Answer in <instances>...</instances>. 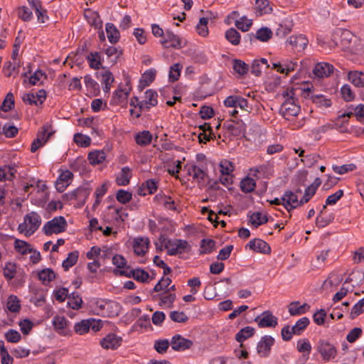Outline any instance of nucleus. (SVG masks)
I'll return each mask as SVG.
<instances>
[{"label": "nucleus", "instance_id": "nucleus-1", "mask_svg": "<svg viewBox=\"0 0 364 364\" xmlns=\"http://www.w3.org/2000/svg\"><path fill=\"white\" fill-rule=\"evenodd\" d=\"M284 102L281 105L279 113L287 119L291 120L296 117L300 111V106L298 105L297 100L295 97V90L287 88L282 94Z\"/></svg>", "mask_w": 364, "mask_h": 364}, {"label": "nucleus", "instance_id": "nucleus-31", "mask_svg": "<svg viewBox=\"0 0 364 364\" xmlns=\"http://www.w3.org/2000/svg\"><path fill=\"white\" fill-rule=\"evenodd\" d=\"M105 30L107 38L111 43H116L119 41V31L113 23H107L105 25Z\"/></svg>", "mask_w": 364, "mask_h": 364}, {"label": "nucleus", "instance_id": "nucleus-48", "mask_svg": "<svg viewBox=\"0 0 364 364\" xmlns=\"http://www.w3.org/2000/svg\"><path fill=\"white\" fill-rule=\"evenodd\" d=\"M67 304L70 308L77 310L82 306V299L78 294L73 293L68 296Z\"/></svg>", "mask_w": 364, "mask_h": 364}, {"label": "nucleus", "instance_id": "nucleus-63", "mask_svg": "<svg viewBox=\"0 0 364 364\" xmlns=\"http://www.w3.org/2000/svg\"><path fill=\"white\" fill-rule=\"evenodd\" d=\"M234 170L233 164L228 160H223L220 163V171L224 176L230 175Z\"/></svg>", "mask_w": 364, "mask_h": 364}, {"label": "nucleus", "instance_id": "nucleus-25", "mask_svg": "<svg viewBox=\"0 0 364 364\" xmlns=\"http://www.w3.org/2000/svg\"><path fill=\"white\" fill-rule=\"evenodd\" d=\"M50 134L51 133L48 132V130L45 127H43V130L41 133H39L38 137L33 141V142L31 144V152L34 153L39 148L43 146L50 137Z\"/></svg>", "mask_w": 364, "mask_h": 364}, {"label": "nucleus", "instance_id": "nucleus-8", "mask_svg": "<svg viewBox=\"0 0 364 364\" xmlns=\"http://www.w3.org/2000/svg\"><path fill=\"white\" fill-rule=\"evenodd\" d=\"M101 328V321L95 318L82 319L74 326V330L78 335L86 334L90 329L96 332L100 331Z\"/></svg>", "mask_w": 364, "mask_h": 364}, {"label": "nucleus", "instance_id": "nucleus-34", "mask_svg": "<svg viewBox=\"0 0 364 364\" xmlns=\"http://www.w3.org/2000/svg\"><path fill=\"white\" fill-rule=\"evenodd\" d=\"M134 139L139 146H146L151 142L152 134L146 130L139 132L135 134Z\"/></svg>", "mask_w": 364, "mask_h": 364}, {"label": "nucleus", "instance_id": "nucleus-27", "mask_svg": "<svg viewBox=\"0 0 364 364\" xmlns=\"http://www.w3.org/2000/svg\"><path fill=\"white\" fill-rule=\"evenodd\" d=\"M132 176V170L128 166H124L116 178V183L118 186H127L129 183Z\"/></svg>", "mask_w": 364, "mask_h": 364}, {"label": "nucleus", "instance_id": "nucleus-62", "mask_svg": "<svg viewBox=\"0 0 364 364\" xmlns=\"http://www.w3.org/2000/svg\"><path fill=\"white\" fill-rule=\"evenodd\" d=\"M73 140L77 145L82 147H87L90 146L91 143V139L88 136L80 133L75 134L74 135Z\"/></svg>", "mask_w": 364, "mask_h": 364}, {"label": "nucleus", "instance_id": "nucleus-36", "mask_svg": "<svg viewBox=\"0 0 364 364\" xmlns=\"http://www.w3.org/2000/svg\"><path fill=\"white\" fill-rule=\"evenodd\" d=\"M55 277V273L50 268H46L38 272V277L43 284H49Z\"/></svg>", "mask_w": 364, "mask_h": 364}, {"label": "nucleus", "instance_id": "nucleus-9", "mask_svg": "<svg viewBox=\"0 0 364 364\" xmlns=\"http://www.w3.org/2000/svg\"><path fill=\"white\" fill-rule=\"evenodd\" d=\"M298 66V63L292 59H282L281 60H273L272 62V69L276 70L281 74L288 75L294 71Z\"/></svg>", "mask_w": 364, "mask_h": 364}, {"label": "nucleus", "instance_id": "nucleus-15", "mask_svg": "<svg viewBox=\"0 0 364 364\" xmlns=\"http://www.w3.org/2000/svg\"><path fill=\"white\" fill-rule=\"evenodd\" d=\"M122 338L115 333H109L106 335L101 341L100 345L104 349L115 350L122 344Z\"/></svg>", "mask_w": 364, "mask_h": 364}, {"label": "nucleus", "instance_id": "nucleus-14", "mask_svg": "<svg viewBox=\"0 0 364 364\" xmlns=\"http://www.w3.org/2000/svg\"><path fill=\"white\" fill-rule=\"evenodd\" d=\"M47 96L45 90H40L36 92L26 93L23 95L22 100L29 105H41L46 100Z\"/></svg>", "mask_w": 364, "mask_h": 364}, {"label": "nucleus", "instance_id": "nucleus-20", "mask_svg": "<svg viewBox=\"0 0 364 364\" xmlns=\"http://www.w3.org/2000/svg\"><path fill=\"white\" fill-rule=\"evenodd\" d=\"M149 240L147 237H139L133 240L134 252L136 255L142 256L148 251Z\"/></svg>", "mask_w": 364, "mask_h": 364}, {"label": "nucleus", "instance_id": "nucleus-46", "mask_svg": "<svg viewBox=\"0 0 364 364\" xmlns=\"http://www.w3.org/2000/svg\"><path fill=\"white\" fill-rule=\"evenodd\" d=\"M78 256L79 254L77 251L70 252L66 259L63 261L62 266L63 269L66 271L75 265L77 261Z\"/></svg>", "mask_w": 364, "mask_h": 364}, {"label": "nucleus", "instance_id": "nucleus-19", "mask_svg": "<svg viewBox=\"0 0 364 364\" xmlns=\"http://www.w3.org/2000/svg\"><path fill=\"white\" fill-rule=\"evenodd\" d=\"M181 38L171 32L167 31L161 43L164 48H181L182 47Z\"/></svg>", "mask_w": 364, "mask_h": 364}, {"label": "nucleus", "instance_id": "nucleus-12", "mask_svg": "<svg viewBox=\"0 0 364 364\" xmlns=\"http://www.w3.org/2000/svg\"><path fill=\"white\" fill-rule=\"evenodd\" d=\"M274 343V339L271 336H264L261 338L257 345V353L260 357H268L271 348Z\"/></svg>", "mask_w": 364, "mask_h": 364}, {"label": "nucleus", "instance_id": "nucleus-32", "mask_svg": "<svg viewBox=\"0 0 364 364\" xmlns=\"http://www.w3.org/2000/svg\"><path fill=\"white\" fill-rule=\"evenodd\" d=\"M154 199L156 200V202L164 205L166 208L168 210H176V205L175 201L171 196L164 195V194H157Z\"/></svg>", "mask_w": 364, "mask_h": 364}, {"label": "nucleus", "instance_id": "nucleus-21", "mask_svg": "<svg viewBox=\"0 0 364 364\" xmlns=\"http://www.w3.org/2000/svg\"><path fill=\"white\" fill-rule=\"evenodd\" d=\"M309 43L308 39L304 35L291 36L287 41V43L292 46L297 51L304 50Z\"/></svg>", "mask_w": 364, "mask_h": 364}, {"label": "nucleus", "instance_id": "nucleus-30", "mask_svg": "<svg viewBox=\"0 0 364 364\" xmlns=\"http://www.w3.org/2000/svg\"><path fill=\"white\" fill-rule=\"evenodd\" d=\"M272 11L268 0H256L255 13L257 16H262L271 13Z\"/></svg>", "mask_w": 364, "mask_h": 364}, {"label": "nucleus", "instance_id": "nucleus-39", "mask_svg": "<svg viewBox=\"0 0 364 364\" xmlns=\"http://www.w3.org/2000/svg\"><path fill=\"white\" fill-rule=\"evenodd\" d=\"M114 81V76L110 71L107 70L102 73V89L105 93L109 92Z\"/></svg>", "mask_w": 364, "mask_h": 364}, {"label": "nucleus", "instance_id": "nucleus-37", "mask_svg": "<svg viewBox=\"0 0 364 364\" xmlns=\"http://www.w3.org/2000/svg\"><path fill=\"white\" fill-rule=\"evenodd\" d=\"M102 57L98 52H91L87 56V60L91 68L98 70L101 68L102 63Z\"/></svg>", "mask_w": 364, "mask_h": 364}, {"label": "nucleus", "instance_id": "nucleus-42", "mask_svg": "<svg viewBox=\"0 0 364 364\" xmlns=\"http://www.w3.org/2000/svg\"><path fill=\"white\" fill-rule=\"evenodd\" d=\"M6 309L9 311L16 313L21 309V303L18 298L15 295H10L6 301Z\"/></svg>", "mask_w": 364, "mask_h": 364}, {"label": "nucleus", "instance_id": "nucleus-11", "mask_svg": "<svg viewBox=\"0 0 364 364\" xmlns=\"http://www.w3.org/2000/svg\"><path fill=\"white\" fill-rule=\"evenodd\" d=\"M255 321L259 328H274L278 324V318L270 311H263Z\"/></svg>", "mask_w": 364, "mask_h": 364}, {"label": "nucleus", "instance_id": "nucleus-40", "mask_svg": "<svg viewBox=\"0 0 364 364\" xmlns=\"http://www.w3.org/2000/svg\"><path fill=\"white\" fill-rule=\"evenodd\" d=\"M106 159V154L101 150L91 151L88 154V160L92 165H97L102 163Z\"/></svg>", "mask_w": 364, "mask_h": 364}, {"label": "nucleus", "instance_id": "nucleus-22", "mask_svg": "<svg viewBox=\"0 0 364 364\" xmlns=\"http://www.w3.org/2000/svg\"><path fill=\"white\" fill-rule=\"evenodd\" d=\"M247 247L255 252L264 254L269 253L271 250L269 245L261 239H253L250 240L247 245Z\"/></svg>", "mask_w": 364, "mask_h": 364}, {"label": "nucleus", "instance_id": "nucleus-6", "mask_svg": "<svg viewBox=\"0 0 364 364\" xmlns=\"http://www.w3.org/2000/svg\"><path fill=\"white\" fill-rule=\"evenodd\" d=\"M316 350L325 362L334 360L338 354L336 346L326 340H320L318 342Z\"/></svg>", "mask_w": 364, "mask_h": 364}, {"label": "nucleus", "instance_id": "nucleus-7", "mask_svg": "<svg viewBox=\"0 0 364 364\" xmlns=\"http://www.w3.org/2000/svg\"><path fill=\"white\" fill-rule=\"evenodd\" d=\"M166 250L169 255L183 254L190 250L191 247L185 240L175 239L165 240Z\"/></svg>", "mask_w": 364, "mask_h": 364}, {"label": "nucleus", "instance_id": "nucleus-26", "mask_svg": "<svg viewBox=\"0 0 364 364\" xmlns=\"http://www.w3.org/2000/svg\"><path fill=\"white\" fill-rule=\"evenodd\" d=\"M84 16L92 26L96 28H102V21L97 11L89 9L85 11Z\"/></svg>", "mask_w": 364, "mask_h": 364}, {"label": "nucleus", "instance_id": "nucleus-28", "mask_svg": "<svg viewBox=\"0 0 364 364\" xmlns=\"http://www.w3.org/2000/svg\"><path fill=\"white\" fill-rule=\"evenodd\" d=\"M311 348V345L309 341L306 338L299 339L296 343V349L299 353H303V357L305 362L309 358Z\"/></svg>", "mask_w": 364, "mask_h": 364}, {"label": "nucleus", "instance_id": "nucleus-35", "mask_svg": "<svg viewBox=\"0 0 364 364\" xmlns=\"http://www.w3.org/2000/svg\"><path fill=\"white\" fill-rule=\"evenodd\" d=\"M255 330L253 327L246 326L242 328L235 336V339L237 342L240 343V347H242V342L255 334Z\"/></svg>", "mask_w": 364, "mask_h": 364}, {"label": "nucleus", "instance_id": "nucleus-56", "mask_svg": "<svg viewBox=\"0 0 364 364\" xmlns=\"http://www.w3.org/2000/svg\"><path fill=\"white\" fill-rule=\"evenodd\" d=\"M182 68L183 67L180 63H175L170 67L168 73L169 81L174 82L178 79Z\"/></svg>", "mask_w": 364, "mask_h": 364}, {"label": "nucleus", "instance_id": "nucleus-29", "mask_svg": "<svg viewBox=\"0 0 364 364\" xmlns=\"http://www.w3.org/2000/svg\"><path fill=\"white\" fill-rule=\"evenodd\" d=\"M309 308L307 304H300L299 301H294L289 304L288 310L291 316H299L305 314Z\"/></svg>", "mask_w": 364, "mask_h": 364}, {"label": "nucleus", "instance_id": "nucleus-3", "mask_svg": "<svg viewBox=\"0 0 364 364\" xmlns=\"http://www.w3.org/2000/svg\"><path fill=\"white\" fill-rule=\"evenodd\" d=\"M41 224V216L36 212H31L25 215L23 221L19 223L17 230L24 236L30 237L36 232Z\"/></svg>", "mask_w": 364, "mask_h": 364}, {"label": "nucleus", "instance_id": "nucleus-54", "mask_svg": "<svg viewBox=\"0 0 364 364\" xmlns=\"http://www.w3.org/2000/svg\"><path fill=\"white\" fill-rule=\"evenodd\" d=\"M267 221L266 215L261 213H254L250 217V222L255 228L265 223Z\"/></svg>", "mask_w": 364, "mask_h": 364}, {"label": "nucleus", "instance_id": "nucleus-41", "mask_svg": "<svg viewBox=\"0 0 364 364\" xmlns=\"http://www.w3.org/2000/svg\"><path fill=\"white\" fill-rule=\"evenodd\" d=\"M156 70L149 69L146 70L141 75L139 80V85L141 87L149 86L155 79Z\"/></svg>", "mask_w": 364, "mask_h": 364}, {"label": "nucleus", "instance_id": "nucleus-47", "mask_svg": "<svg viewBox=\"0 0 364 364\" xmlns=\"http://www.w3.org/2000/svg\"><path fill=\"white\" fill-rule=\"evenodd\" d=\"M310 321L307 317H302L299 318L296 323L292 326L294 331V335H300L304 329L309 326Z\"/></svg>", "mask_w": 364, "mask_h": 364}, {"label": "nucleus", "instance_id": "nucleus-50", "mask_svg": "<svg viewBox=\"0 0 364 364\" xmlns=\"http://www.w3.org/2000/svg\"><path fill=\"white\" fill-rule=\"evenodd\" d=\"M255 37L262 42H267L272 37V31L267 27H262L257 31Z\"/></svg>", "mask_w": 364, "mask_h": 364}, {"label": "nucleus", "instance_id": "nucleus-52", "mask_svg": "<svg viewBox=\"0 0 364 364\" xmlns=\"http://www.w3.org/2000/svg\"><path fill=\"white\" fill-rule=\"evenodd\" d=\"M215 247V242L211 239H203L200 246V254H210Z\"/></svg>", "mask_w": 364, "mask_h": 364}, {"label": "nucleus", "instance_id": "nucleus-2", "mask_svg": "<svg viewBox=\"0 0 364 364\" xmlns=\"http://www.w3.org/2000/svg\"><path fill=\"white\" fill-rule=\"evenodd\" d=\"M90 306L93 314L108 317L117 316L120 309L118 303L100 299L91 301Z\"/></svg>", "mask_w": 364, "mask_h": 364}, {"label": "nucleus", "instance_id": "nucleus-58", "mask_svg": "<svg viewBox=\"0 0 364 364\" xmlns=\"http://www.w3.org/2000/svg\"><path fill=\"white\" fill-rule=\"evenodd\" d=\"M105 53L112 63H116L118 58L121 55V51L114 46H109L106 48L105 50Z\"/></svg>", "mask_w": 364, "mask_h": 364}, {"label": "nucleus", "instance_id": "nucleus-4", "mask_svg": "<svg viewBox=\"0 0 364 364\" xmlns=\"http://www.w3.org/2000/svg\"><path fill=\"white\" fill-rule=\"evenodd\" d=\"M67 228L65 218L63 216H56L44 224L42 231L46 235L50 236L65 232Z\"/></svg>", "mask_w": 364, "mask_h": 364}, {"label": "nucleus", "instance_id": "nucleus-57", "mask_svg": "<svg viewBox=\"0 0 364 364\" xmlns=\"http://www.w3.org/2000/svg\"><path fill=\"white\" fill-rule=\"evenodd\" d=\"M188 173L197 180L203 179L205 176L204 171L196 165H190L188 168Z\"/></svg>", "mask_w": 364, "mask_h": 364}, {"label": "nucleus", "instance_id": "nucleus-38", "mask_svg": "<svg viewBox=\"0 0 364 364\" xmlns=\"http://www.w3.org/2000/svg\"><path fill=\"white\" fill-rule=\"evenodd\" d=\"M109 213L112 215L114 220L117 221H124L127 217V213L123 208H119L114 205L108 207Z\"/></svg>", "mask_w": 364, "mask_h": 364}, {"label": "nucleus", "instance_id": "nucleus-60", "mask_svg": "<svg viewBox=\"0 0 364 364\" xmlns=\"http://www.w3.org/2000/svg\"><path fill=\"white\" fill-rule=\"evenodd\" d=\"M16 273V265L12 262H7L4 268V276L6 279H12Z\"/></svg>", "mask_w": 364, "mask_h": 364}, {"label": "nucleus", "instance_id": "nucleus-10", "mask_svg": "<svg viewBox=\"0 0 364 364\" xmlns=\"http://www.w3.org/2000/svg\"><path fill=\"white\" fill-rule=\"evenodd\" d=\"M135 100L140 109H149L158 104V94L155 90L149 89L144 92L143 100H139L135 97Z\"/></svg>", "mask_w": 364, "mask_h": 364}, {"label": "nucleus", "instance_id": "nucleus-44", "mask_svg": "<svg viewBox=\"0 0 364 364\" xmlns=\"http://www.w3.org/2000/svg\"><path fill=\"white\" fill-rule=\"evenodd\" d=\"M225 38L233 46H237L240 43L241 36L239 32L233 28H229L225 32Z\"/></svg>", "mask_w": 364, "mask_h": 364}, {"label": "nucleus", "instance_id": "nucleus-51", "mask_svg": "<svg viewBox=\"0 0 364 364\" xmlns=\"http://www.w3.org/2000/svg\"><path fill=\"white\" fill-rule=\"evenodd\" d=\"M256 186L255 179L250 177H246L240 182V188L243 192L250 193L253 191Z\"/></svg>", "mask_w": 364, "mask_h": 364}, {"label": "nucleus", "instance_id": "nucleus-53", "mask_svg": "<svg viewBox=\"0 0 364 364\" xmlns=\"http://www.w3.org/2000/svg\"><path fill=\"white\" fill-rule=\"evenodd\" d=\"M18 132V129L9 123L4 125L0 124V134H4L6 137H13Z\"/></svg>", "mask_w": 364, "mask_h": 364}, {"label": "nucleus", "instance_id": "nucleus-45", "mask_svg": "<svg viewBox=\"0 0 364 364\" xmlns=\"http://www.w3.org/2000/svg\"><path fill=\"white\" fill-rule=\"evenodd\" d=\"M15 250L21 255H26L32 252V248L30 244L26 241L16 239L14 242Z\"/></svg>", "mask_w": 364, "mask_h": 364}, {"label": "nucleus", "instance_id": "nucleus-61", "mask_svg": "<svg viewBox=\"0 0 364 364\" xmlns=\"http://www.w3.org/2000/svg\"><path fill=\"white\" fill-rule=\"evenodd\" d=\"M19 65L17 62H8L4 67V73L6 76H12L14 73H18Z\"/></svg>", "mask_w": 364, "mask_h": 364}, {"label": "nucleus", "instance_id": "nucleus-23", "mask_svg": "<svg viewBox=\"0 0 364 364\" xmlns=\"http://www.w3.org/2000/svg\"><path fill=\"white\" fill-rule=\"evenodd\" d=\"M333 68V65L329 63H319L315 65L313 73L318 77H325L332 73Z\"/></svg>", "mask_w": 364, "mask_h": 364}, {"label": "nucleus", "instance_id": "nucleus-16", "mask_svg": "<svg viewBox=\"0 0 364 364\" xmlns=\"http://www.w3.org/2000/svg\"><path fill=\"white\" fill-rule=\"evenodd\" d=\"M282 200V205L288 211L302 205L301 200H299L297 195L291 191L286 192L283 195Z\"/></svg>", "mask_w": 364, "mask_h": 364}, {"label": "nucleus", "instance_id": "nucleus-18", "mask_svg": "<svg viewBox=\"0 0 364 364\" xmlns=\"http://www.w3.org/2000/svg\"><path fill=\"white\" fill-rule=\"evenodd\" d=\"M170 345L174 350L181 351L190 348L193 345V342L182 337L181 335H175L172 337Z\"/></svg>", "mask_w": 364, "mask_h": 364}, {"label": "nucleus", "instance_id": "nucleus-24", "mask_svg": "<svg viewBox=\"0 0 364 364\" xmlns=\"http://www.w3.org/2000/svg\"><path fill=\"white\" fill-rule=\"evenodd\" d=\"M84 83L87 90V95H97L100 92L99 84L95 81L90 75L84 76Z\"/></svg>", "mask_w": 364, "mask_h": 364}, {"label": "nucleus", "instance_id": "nucleus-33", "mask_svg": "<svg viewBox=\"0 0 364 364\" xmlns=\"http://www.w3.org/2000/svg\"><path fill=\"white\" fill-rule=\"evenodd\" d=\"M348 80L355 87L364 86V73L358 70L350 71L348 74Z\"/></svg>", "mask_w": 364, "mask_h": 364}, {"label": "nucleus", "instance_id": "nucleus-13", "mask_svg": "<svg viewBox=\"0 0 364 364\" xmlns=\"http://www.w3.org/2000/svg\"><path fill=\"white\" fill-rule=\"evenodd\" d=\"M52 323L55 330L58 334L66 336L70 335V329L69 328V321L65 316H55L53 318Z\"/></svg>", "mask_w": 364, "mask_h": 364}, {"label": "nucleus", "instance_id": "nucleus-43", "mask_svg": "<svg viewBox=\"0 0 364 364\" xmlns=\"http://www.w3.org/2000/svg\"><path fill=\"white\" fill-rule=\"evenodd\" d=\"M235 25L239 30L246 32L251 28L252 25V20L248 18L246 16H242L235 21Z\"/></svg>", "mask_w": 364, "mask_h": 364}, {"label": "nucleus", "instance_id": "nucleus-5", "mask_svg": "<svg viewBox=\"0 0 364 364\" xmlns=\"http://www.w3.org/2000/svg\"><path fill=\"white\" fill-rule=\"evenodd\" d=\"M132 90V86L129 82L121 83L113 92L111 105L124 106L127 103L128 97Z\"/></svg>", "mask_w": 364, "mask_h": 364}, {"label": "nucleus", "instance_id": "nucleus-64", "mask_svg": "<svg viewBox=\"0 0 364 364\" xmlns=\"http://www.w3.org/2000/svg\"><path fill=\"white\" fill-rule=\"evenodd\" d=\"M364 312V297L359 300L351 309L350 317L355 318Z\"/></svg>", "mask_w": 364, "mask_h": 364}, {"label": "nucleus", "instance_id": "nucleus-55", "mask_svg": "<svg viewBox=\"0 0 364 364\" xmlns=\"http://www.w3.org/2000/svg\"><path fill=\"white\" fill-rule=\"evenodd\" d=\"M133 278L140 282H147L149 278V274L147 272L142 269H135L132 271Z\"/></svg>", "mask_w": 364, "mask_h": 364}, {"label": "nucleus", "instance_id": "nucleus-17", "mask_svg": "<svg viewBox=\"0 0 364 364\" xmlns=\"http://www.w3.org/2000/svg\"><path fill=\"white\" fill-rule=\"evenodd\" d=\"M73 178V174L71 171L68 170L62 171L55 182V188L57 191L60 193L63 192L71 183Z\"/></svg>", "mask_w": 364, "mask_h": 364}, {"label": "nucleus", "instance_id": "nucleus-59", "mask_svg": "<svg viewBox=\"0 0 364 364\" xmlns=\"http://www.w3.org/2000/svg\"><path fill=\"white\" fill-rule=\"evenodd\" d=\"M232 68L235 72L240 75L246 74L248 70V65L240 60H234Z\"/></svg>", "mask_w": 364, "mask_h": 364}, {"label": "nucleus", "instance_id": "nucleus-49", "mask_svg": "<svg viewBox=\"0 0 364 364\" xmlns=\"http://www.w3.org/2000/svg\"><path fill=\"white\" fill-rule=\"evenodd\" d=\"M160 305L171 307L176 299V294L169 291H165L159 295Z\"/></svg>", "mask_w": 364, "mask_h": 364}]
</instances>
